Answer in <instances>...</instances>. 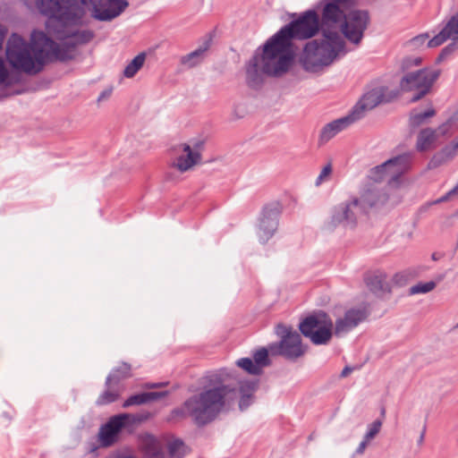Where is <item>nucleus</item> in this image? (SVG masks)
<instances>
[{
	"label": "nucleus",
	"mask_w": 458,
	"mask_h": 458,
	"mask_svg": "<svg viewBox=\"0 0 458 458\" xmlns=\"http://www.w3.org/2000/svg\"><path fill=\"white\" fill-rule=\"evenodd\" d=\"M73 57V51L54 42L42 31H33L30 43L17 34H13L6 44V58L16 70L27 74L42 71L47 60L65 61Z\"/></svg>",
	"instance_id": "nucleus-1"
},
{
	"label": "nucleus",
	"mask_w": 458,
	"mask_h": 458,
	"mask_svg": "<svg viewBox=\"0 0 458 458\" xmlns=\"http://www.w3.org/2000/svg\"><path fill=\"white\" fill-rule=\"evenodd\" d=\"M38 12L48 17L47 32L56 38L63 47L74 49L93 38V32L75 27L81 11L75 0H35Z\"/></svg>",
	"instance_id": "nucleus-2"
},
{
	"label": "nucleus",
	"mask_w": 458,
	"mask_h": 458,
	"mask_svg": "<svg viewBox=\"0 0 458 458\" xmlns=\"http://www.w3.org/2000/svg\"><path fill=\"white\" fill-rule=\"evenodd\" d=\"M357 0H331L321 13L320 31L324 37L343 38L358 46L369 24L368 11L355 9Z\"/></svg>",
	"instance_id": "nucleus-3"
},
{
	"label": "nucleus",
	"mask_w": 458,
	"mask_h": 458,
	"mask_svg": "<svg viewBox=\"0 0 458 458\" xmlns=\"http://www.w3.org/2000/svg\"><path fill=\"white\" fill-rule=\"evenodd\" d=\"M238 396L235 386L217 376L211 377L202 390L173 411L175 417H190L198 426L213 421Z\"/></svg>",
	"instance_id": "nucleus-4"
},
{
	"label": "nucleus",
	"mask_w": 458,
	"mask_h": 458,
	"mask_svg": "<svg viewBox=\"0 0 458 458\" xmlns=\"http://www.w3.org/2000/svg\"><path fill=\"white\" fill-rule=\"evenodd\" d=\"M294 52L292 44L276 33L263 47L261 55L253 56L246 66L247 83L250 87L259 86L263 74L281 77L293 64Z\"/></svg>",
	"instance_id": "nucleus-5"
},
{
	"label": "nucleus",
	"mask_w": 458,
	"mask_h": 458,
	"mask_svg": "<svg viewBox=\"0 0 458 458\" xmlns=\"http://www.w3.org/2000/svg\"><path fill=\"white\" fill-rule=\"evenodd\" d=\"M344 38L324 37L309 41L300 56L302 67L311 72L322 71L331 65L344 51Z\"/></svg>",
	"instance_id": "nucleus-6"
},
{
	"label": "nucleus",
	"mask_w": 458,
	"mask_h": 458,
	"mask_svg": "<svg viewBox=\"0 0 458 458\" xmlns=\"http://www.w3.org/2000/svg\"><path fill=\"white\" fill-rule=\"evenodd\" d=\"M320 30L319 17L315 11L305 12L299 19L282 28L277 33L289 44L293 38L307 39Z\"/></svg>",
	"instance_id": "nucleus-7"
},
{
	"label": "nucleus",
	"mask_w": 458,
	"mask_h": 458,
	"mask_svg": "<svg viewBox=\"0 0 458 458\" xmlns=\"http://www.w3.org/2000/svg\"><path fill=\"white\" fill-rule=\"evenodd\" d=\"M333 323L325 312L307 317L301 322L299 329L314 344H325L332 337Z\"/></svg>",
	"instance_id": "nucleus-8"
},
{
	"label": "nucleus",
	"mask_w": 458,
	"mask_h": 458,
	"mask_svg": "<svg viewBox=\"0 0 458 458\" xmlns=\"http://www.w3.org/2000/svg\"><path fill=\"white\" fill-rule=\"evenodd\" d=\"M276 334L281 337L278 344L269 345L273 355H281L289 360H295L305 353L300 335L291 327L279 324Z\"/></svg>",
	"instance_id": "nucleus-9"
},
{
	"label": "nucleus",
	"mask_w": 458,
	"mask_h": 458,
	"mask_svg": "<svg viewBox=\"0 0 458 458\" xmlns=\"http://www.w3.org/2000/svg\"><path fill=\"white\" fill-rule=\"evenodd\" d=\"M439 74V70L428 68L410 72L402 78L400 87L404 91H418L411 98V102H416L429 92Z\"/></svg>",
	"instance_id": "nucleus-10"
},
{
	"label": "nucleus",
	"mask_w": 458,
	"mask_h": 458,
	"mask_svg": "<svg viewBox=\"0 0 458 458\" xmlns=\"http://www.w3.org/2000/svg\"><path fill=\"white\" fill-rule=\"evenodd\" d=\"M411 157L403 154L391 158L372 171L374 181L387 180L389 183L397 182L398 179L409 170Z\"/></svg>",
	"instance_id": "nucleus-11"
},
{
	"label": "nucleus",
	"mask_w": 458,
	"mask_h": 458,
	"mask_svg": "<svg viewBox=\"0 0 458 458\" xmlns=\"http://www.w3.org/2000/svg\"><path fill=\"white\" fill-rule=\"evenodd\" d=\"M98 21H111L119 16L129 5L127 0H81Z\"/></svg>",
	"instance_id": "nucleus-12"
},
{
	"label": "nucleus",
	"mask_w": 458,
	"mask_h": 458,
	"mask_svg": "<svg viewBox=\"0 0 458 458\" xmlns=\"http://www.w3.org/2000/svg\"><path fill=\"white\" fill-rule=\"evenodd\" d=\"M396 96L397 92H388L386 88H375L361 98L351 114L355 116V120L357 121L360 119L366 112L372 110L381 103L390 102L396 98Z\"/></svg>",
	"instance_id": "nucleus-13"
},
{
	"label": "nucleus",
	"mask_w": 458,
	"mask_h": 458,
	"mask_svg": "<svg viewBox=\"0 0 458 458\" xmlns=\"http://www.w3.org/2000/svg\"><path fill=\"white\" fill-rule=\"evenodd\" d=\"M361 214H366V212L360 211V200L358 198H354L334 211L327 226L328 228H335L340 225L353 226Z\"/></svg>",
	"instance_id": "nucleus-14"
},
{
	"label": "nucleus",
	"mask_w": 458,
	"mask_h": 458,
	"mask_svg": "<svg viewBox=\"0 0 458 458\" xmlns=\"http://www.w3.org/2000/svg\"><path fill=\"white\" fill-rule=\"evenodd\" d=\"M183 154L180 155L173 163V166L182 173L191 170L201 163L202 141H195L192 145L183 143L180 146Z\"/></svg>",
	"instance_id": "nucleus-15"
},
{
	"label": "nucleus",
	"mask_w": 458,
	"mask_h": 458,
	"mask_svg": "<svg viewBox=\"0 0 458 458\" xmlns=\"http://www.w3.org/2000/svg\"><path fill=\"white\" fill-rule=\"evenodd\" d=\"M358 199L360 200V211L368 213L369 209L386 203L387 196L377 185L369 183L362 189Z\"/></svg>",
	"instance_id": "nucleus-16"
},
{
	"label": "nucleus",
	"mask_w": 458,
	"mask_h": 458,
	"mask_svg": "<svg viewBox=\"0 0 458 458\" xmlns=\"http://www.w3.org/2000/svg\"><path fill=\"white\" fill-rule=\"evenodd\" d=\"M138 443L144 458H165L163 443L153 434L148 432L140 434Z\"/></svg>",
	"instance_id": "nucleus-17"
},
{
	"label": "nucleus",
	"mask_w": 458,
	"mask_h": 458,
	"mask_svg": "<svg viewBox=\"0 0 458 458\" xmlns=\"http://www.w3.org/2000/svg\"><path fill=\"white\" fill-rule=\"evenodd\" d=\"M366 318V312L360 309H351L347 310L343 318L335 320V334L340 335L347 333L358 324Z\"/></svg>",
	"instance_id": "nucleus-18"
},
{
	"label": "nucleus",
	"mask_w": 458,
	"mask_h": 458,
	"mask_svg": "<svg viewBox=\"0 0 458 458\" xmlns=\"http://www.w3.org/2000/svg\"><path fill=\"white\" fill-rule=\"evenodd\" d=\"M365 284L369 291L378 297H383L391 293L387 275L384 272L376 271L368 275L365 278Z\"/></svg>",
	"instance_id": "nucleus-19"
},
{
	"label": "nucleus",
	"mask_w": 458,
	"mask_h": 458,
	"mask_svg": "<svg viewBox=\"0 0 458 458\" xmlns=\"http://www.w3.org/2000/svg\"><path fill=\"white\" fill-rule=\"evenodd\" d=\"M458 154V136L451 143L436 153L427 165V169L437 168L452 160Z\"/></svg>",
	"instance_id": "nucleus-20"
},
{
	"label": "nucleus",
	"mask_w": 458,
	"mask_h": 458,
	"mask_svg": "<svg viewBox=\"0 0 458 458\" xmlns=\"http://www.w3.org/2000/svg\"><path fill=\"white\" fill-rule=\"evenodd\" d=\"M355 121V116L350 114L344 117H342L340 119L335 120L327 123L326 126H324V128L321 131L320 140L322 142H327L330 140L337 133L347 128Z\"/></svg>",
	"instance_id": "nucleus-21"
},
{
	"label": "nucleus",
	"mask_w": 458,
	"mask_h": 458,
	"mask_svg": "<svg viewBox=\"0 0 458 458\" xmlns=\"http://www.w3.org/2000/svg\"><path fill=\"white\" fill-rule=\"evenodd\" d=\"M277 228V219L275 214L265 215L259 222L257 230V242L265 243L273 235Z\"/></svg>",
	"instance_id": "nucleus-22"
},
{
	"label": "nucleus",
	"mask_w": 458,
	"mask_h": 458,
	"mask_svg": "<svg viewBox=\"0 0 458 458\" xmlns=\"http://www.w3.org/2000/svg\"><path fill=\"white\" fill-rule=\"evenodd\" d=\"M119 425L114 417L102 426L98 432V441L102 446L107 447L114 444L117 440V435L121 431Z\"/></svg>",
	"instance_id": "nucleus-23"
},
{
	"label": "nucleus",
	"mask_w": 458,
	"mask_h": 458,
	"mask_svg": "<svg viewBox=\"0 0 458 458\" xmlns=\"http://www.w3.org/2000/svg\"><path fill=\"white\" fill-rule=\"evenodd\" d=\"M113 417L115 421L120 424L119 428L121 430L124 428L128 431H132L140 424L148 420L150 417V414L148 412L140 414L120 413Z\"/></svg>",
	"instance_id": "nucleus-24"
},
{
	"label": "nucleus",
	"mask_w": 458,
	"mask_h": 458,
	"mask_svg": "<svg viewBox=\"0 0 458 458\" xmlns=\"http://www.w3.org/2000/svg\"><path fill=\"white\" fill-rule=\"evenodd\" d=\"M437 131L431 128H426L420 131L417 140V149L425 151L430 148V145L437 140Z\"/></svg>",
	"instance_id": "nucleus-25"
},
{
	"label": "nucleus",
	"mask_w": 458,
	"mask_h": 458,
	"mask_svg": "<svg viewBox=\"0 0 458 458\" xmlns=\"http://www.w3.org/2000/svg\"><path fill=\"white\" fill-rule=\"evenodd\" d=\"M208 48V43H205L203 47H200L199 48L196 49L195 51L183 55L181 59V64L189 67L192 68L199 64L201 60L203 59L204 53Z\"/></svg>",
	"instance_id": "nucleus-26"
},
{
	"label": "nucleus",
	"mask_w": 458,
	"mask_h": 458,
	"mask_svg": "<svg viewBox=\"0 0 458 458\" xmlns=\"http://www.w3.org/2000/svg\"><path fill=\"white\" fill-rule=\"evenodd\" d=\"M168 458H183L189 452L181 439H173L167 443Z\"/></svg>",
	"instance_id": "nucleus-27"
},
{
	"label": "nucleus",
	"mask_w": 458,
	"mask_h": 458,
	"mask_svg": "<svg viewBox=\"0 0 458 458\" xmlns=\"http://www.w3.org/2000/svg\"><path fill=\"white\" fill-rule=\"evenodd\" d=\"M146 60V54L140 53L137 55L124 68L123 75L126 78H132L138 71L143 66Z\"/></svg>",
	"instance_id": "nucleus-28"
},
{
	"label": "nucleus",
	"mask_w": 458,
	"mask_h": 458,
	"mask_svg": "<svg viewBox=\"0 0 458 458\" xmlns=\"http://www.w3.org/2000/svg\"><path fill=\"white\" fill-rule=\"evenodd\" d=\"M454 21H453L452 22H447L445 28L428 42V47L431 48L438 47L442 45L445 40L450 38L451 36L454 35L453 33H450V30L454 24Z\"/></svg>",
	"instance_id": "nucleus-29"
},
{
	"label": "nucleus",
	"mask_w": 458,
	"mask_h": 458,
	"mask_svg": "<svg viewBox=\"0 0 458 458\" xmlns=\"http://www.w3.org/2000/svg\"><path fill=\"white\" fill-rule=\"evenodd\" d=\"M435 114V109L432 106L422 113H411L410 117L411 125L413 127H418L423 124L428 118L433 117Z\"/></svg>",
	"instance_id": "nucleus-30"
},
{
	"label": "nucleus",
	"mask_w": 458,
	"mask_h": 458,
	"mask_svg": "<svg viewBox=\"0 0 458 458\" xmlns=\"http://www.w3.org/2000/svg\"><path fill=\"white\" fill-rule=\"evenodd\" d=\"M268 349L260 348L257 350L253 354L254 363L259 366V369L270 365V360L268 358Z\"/></svg>",
	"instance_id": "nucleus-31"
},
{
	"label": "nucleus",
	"mask_w": 458,
	"mask_h": 458,
	"mask_svg": "<svg viewBox=\"0 0 458 458\" xmlns=\"http://www.w3.org/2000/svg\"><path fill=\"white\" fill-rule=\"evenodd\" d=\"M237 366L247 371L251 375H259L261 369H259V366L250 358H242L236 362Z\"/></svg>",
	"instance_id": "nucleus-32"
},
{
	"label": "nucleus",
	"mask_w": 458,
	"mask_h": 458,
	"mask_svg": "<svg viewBox=\"0 0 458 458\" xmlns=\"http://www.w3.org/2000/svg\"><path fill=\"white\" fill-rule=\"evenodd\" d=\"M148 395L147 393H141L138 394H134L130 396L123 403V407L127 408L132 405H140L144 403H148Z\"/></svg>",
	"instance_id": "nucleus-33"
},
{
	"label": "nucleus",
	"mask_w": 458,
	"mask_h": 458,
	"mask_svg": "<svg viewBox=\"0 0 458 458\" xmlns=\"http://www.w3.org/2000/svg\"><path fill=\"white\" fill-rule=\"evenodd\" d=\"M436 287V284L432 281L424 284H418L410 288L411 294L426 293L432 291Z\"/></svg>",
	"instance_id": "nucleus-34"
},
{
	"label": "nucleus",
	"mask_w": 458,
	"mask_h": 458,
	"mask_svg": "<svg viewBox=\"0 0 458 458\" xmlns=\"http://www.w3.org/2000/svg\"><path fill=\"white\" fill-rule=\"evenodd\" d=\"M131 365L128 363H122L115 370L116 375H113L107 377V384H110L114 377L124 378L130 376Z\"/></svg>",
	"instance_id": "nucleus-35"
},
{
	"label": "nucleus",
	"mask_w": 458,
	"mask_h": 458,
	"mask_svg": "<svg viewBox=\"0 0 458 458\" xmlns=\"http://www.w3.org/2000/svg\"><path fill=\"white\" fill-rule=\"evenodd\" d=\"M119 397V393L115 390H107L98 399V403L106 404L116 401Z\"/></svg>",
	"instance_id": "nucleus-36"
},
{
	"label": "nucleus",
	"mask_w": 458,
	"mask_h": 458,
	"mask_svg": "<svg viewBox=\"0 0 458 458\" xmlns=\"http://www.w3.org/2000/svg\"><path fill=\"white\" fill-rule=\"evenodd\" d=\"M428 38V34H420L419 36L414 37L408 42V46L411 48H417L420 46H422L426 40Z\"/></svg>",
	"instance_id": "nucleus-37"
},
{
	"label": "nucleus",
	"mask_w": 458,
	"mask_h": 458,
	"mask_svg": "<svg viewBox=\"0 0 458 458\" xmlns=\"http://www.w3.org/2000/svg\"><path fill=\"white\" fill-rule=\"evenodd\" d=\"M381 426H382V422L380 420H375L371 424L370 428L368 431V433L365 435L366 439L369 440V441L371 439H373L377 436V434L379 432Z\"/></svg>",
	"instance_id": "nucleus-38"
},
{
	"label": "nucleus",
	"mask_w": 458,
	"mask_h": 458,
	"mask_svg": "<svg viewBox=\"0 0 458 458\" xmlns=\"http://www.w3.org/2000/svg\"><path fill=\"white\" fill-rule=\"evenodd\" d=\"M331 173H332V165L330 163H328L322 168L319 175L317 178L316 184L319 185L324 180L327 179L330 176Z\"/></svg>",
	"instance_id": "nucleus-39"
},
{
	"label": "nucleus",
	"mask_w": 458,
	"mask_h": 458,
	"mask_svg": "<svg viewBox=\"0 0 458 458\" xmlns=\"http://www.w3.org/2000/svg\"><path fill=\"white\" fill-rule=\"evenodd\" d=\"M421 63L420 57H406L402 62L403 70L410 69L413 65H419Z\"/></svg>",
	"instance_id": "nucleus-40"
},
{
	"label": "nucleus",
	"mask_w": 458,
	"mask_h": 458,
	"mask_svg": "<svg viewBox=\"0 0 458 458\" xmlns=\"http://www.w3.org/2000/svg\"><path fill=\"white\" fill-rule=\"evenodd\" d=\"M8 79L9 72L4 65L3 59L0 57V84H10Z\"/></svg>",
	"instance_id": "nucleus-41"
},
{
	"label": "nucleus",
	"mask_w": 458,
	"mask_h": 458,
	"mask_svg": "<svg viewBox=\"0 0 458 458\" xmlns=\"http://www.w3.org/2000/svg\"><path fill=\"white\" fill-rule=\"evenodd\" d=\"M455 195H458V184L450 191H448L445 196L430 203V205L448 201Z\"/></svg>",
	"instance_id": "nucleus-42"
},
{
	"label": "nucleus",
	"mask_w": 458,
	"mask_h": 458,
	"mask_svg": "<svg viewBox=\"0 0 458 458\" xmlns=\"http://www.w3.org/2000/svg\"><path fill=\"white\" fill-rule=\"evenodd\" d=\"M168 394H169L168 391L147 393L148 401V403H150V402H154V401L159 400L161 398H164V397L167 396Z\"/></svg>",
	"instance_id": "nucleus-43"
},
{
	"label": "nucleus",
	"mask_w": 458,
	"mask_h": 458,
	"mask_svg": "<svg viewBox=\"0 0 458 458\" xmlns=\"http://www.w3.org/2000/svg\"><path fill=\"white\" fill-rule=\"evenodd\" d=\"M453 21H454V24L452 27L450 33H453L454 35H452L450 38L458 39V15L453 16L448 22H452Z\"/></svg>",
	"instance_id": "nucleus-44"
},
{
	"label": "nucleus",
	"mask_w": 458,
	"mask_h": 458,
	"mask_svg": "<svg viewBox=\"0 0 458 458\" xmlns=\"http://www.w3.org/2000/svg\"><path fill=\"white\" fill-rule=\"evenodd\" d=\"M250 398V394H243L240 400L239 406L241 410H243L249 405V399Z\"/></svg>",
	"instance_id": "nucleus-45"
},
{
	"label": "nucleus",
	"mask_w": 458,
	"mask_h": 458,
	"mask_svg": "<svg viewBox=\"0 0 458 458\" xmlns=\"http://www.w3.org/2000/svg\"><path fill=\"white\" fill-rule=\"evenodd\" d=\"M369 442V440H367L366 437H364V439L363 441L359 445L357 450H356V453L357 454H363L364 450L366 449L367 447V445L368 443Z\"/></svg>",
	"instance_id": "nucleus-46"
},
{
	"label": "nucleus",
	"mask_w": 458,
	"mask_h": 458,
	"mask_svg": "<svg viewBox=\"0 0 458 458\" xmlns=\"http://www.w3.org/2000/svg\"><path fill=\"white\" fill-rule=\"evenodd\" d=\"M165 383H157V384H145L143 386L144 388H147V389H152V388H157V387H161L163 386H165Z\"/></svg>",
	"instance_id": "nucleus-47"
},
{
	"label": "nucleus",
	"mask_w": 458,
	"mask_h": 458,
	"mask_svg": "<svg viewBox=\"0 0 458 458\" xmlns=\"http://www.w3.org/2000/svg\"><path fill=\"white\" fill-rule=\"evenodd\" d=\"M352 370L353 369L352 367H345L341 372V377H347Z\"/></svg>",
	"instance_id": "nucleus-48"
},
{
	"label": "nucleus",
	"mask_w": 458,
	"mask_h": 458,
	"mask_svg": "<svg viewBox=\"0 0 458 458\" xmlns=\"http://www.w3.org/2000/svg\"><path fill=\"white\" fill-rule=\"evenodd\" d=\"M447 130H448V124L445 123V124L439 126L437 131H439L440 134L444 135L446 133Z\"/></svg>",
	"instance_id": "nucleus-49"
},
{
	"label": "nucleus",
	"mask_w": 458,
	"mask_h": 458,
	"mask_svg": "<svg viewBox=\"0 0 458 458\" xmlns=\"http://www.w3.org/2000/svg\"><path fill=\"white\" fill-rule=\"evenodd\" d=\"M4 28L2 25H0V48L2 47L3 46V43H4Z\"/></svg>",
	"instance_id": "nucleus-50"
},
{
	"label": "nucleus",
	"mask_w": 458,
	"mask_h": 458,
	"mask_svg": "<svg viewBox=\"0 0 458 458\" xmlns=\"http://www.w3.org/2000/svg\"><path fill=\"white\" fill-rule=\"evenodd\" d=\"M425 430H426V428H425V426H423L422 430H421V432L420 434V437H418L419 445H421L422 442H423L424 435H425Z\"/></svg>",
	"instance_id": "nucleus-51"
},
{
	"label": "nucleus",
	"mask_w": 458,
	"mask_h": 458,
	"mask_svg": "<svg viewBox=\"0 0 458 458\" xmlns=\"http://www.w3.org/2000/svg\"><path fill=\"white\" fill-rule=\"evenodd\" d=\"M453 50V45H450L448 47H446L445 48L443 49L442 51V55H447V54H450Z\"/></svg>",
	"instance_id": "nucleus-52"
}]
</instances>
